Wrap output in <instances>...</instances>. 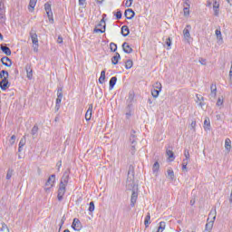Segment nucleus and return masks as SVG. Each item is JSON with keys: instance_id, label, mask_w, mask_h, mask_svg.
<instances>
[{"instance_id": "c9c22d12", "label": "nucleus", "mask_w": 232, "mask_h": 232, "mask_svg": "<svg viewBox=\"0 0 232 232\" xmlns=\"http://www.w3.org/2000/svg\"><path fill=\"white\" fill-rule=\"evenodd\" d=\"M213 224H215V221L214 220H207V224H206V227H205V229H209L210 231L213 229Z\"/></svg>"}, {"instance_id": "864d4df0", "label": "nucleus", "mask_w": 232, "mask_h": 232, "mask_svg": "<svg viewBox=\"0 0 232 232\" xmlns=\"http://www.w3.org/2000/svg\"><path fill=\"white\" fill-rule=\"evenodd\" d=\"M64 222H66V216H63V218L61 219L60 229H61V227H63V226H64Z\"/></svg>"}, {"instance_id": "a18cd8bd", "label": "nucleus", "mask_w": 232, "mask_h": 232, "mask_svg": "<svg viewBox=\"0 0 232 232\" xmlns=\"http://www.w3.org/2000/svg\"><path fill=\"white\" fill-rule=\"evenodd\" d=\"M152 90H160V91H162V84H161L160 82H156V83L153 85Z\"/></svg>"}, {"instance_id": "c85d7f7f", "label": "nucleus", "mask_w": 232, "mask_h": 232, "mask_svg": "<svg viewBox=\"0 0 232 232\" xmlns=\"http://www.w3.org/2000/svg\"><path fill=\"white\" fill-rule=\"evenodd\" d=\"M150 220H151V215L150 214V212H148L144 220L145 227H150V224H151Z\"/></svg>"}, {"instance_id": "de8ad7c7", "label": "nucleus", "mask_w": 232, "mask_h": 232, "mask_svg": "<svg viewBox=\"0 0 232 232\" xmlns=\"http://www.w3.org/2000/svg\"><path fill=\"white\" fill-rule=\"evenodd\" d=\"M165 44L168 46L167 50H171V38H167Z\"/></svg>"}, {"instance_id": "c756f323", "label": "nucleus", "mask_w": 232, "mask_h": 232, "mask_svg": "<svg viewBox=\"0 0 232 232\" xmlns=\"http://www.w3.org/2000/svg\"><path fill=\"white\" fill-rule=\"evenodd\" d=\"M225 150L229 153L231 151V140L227 138L225 140Z\"/></svg>"}, {"instance_id": "a19ab883", "label": "nucleus", "mask_w": 232, "mask_h": 232, "mask_svg": "<svg viewBox=\"0 0 232 232\" xmlns=\"http://www.w3.org/2000/svg\"><path fill=\"white\" fill-rule=\"evenodd\" d=\"M110 50L111 52H113V53H117V44L115 43H111L110 44Z\"/></svg>"}, {"instance_id": "3c124183", "label": "nucleus", "mask_w": 232, "mask_h": 232, "mask_svg": "<svg viewBox=\"0 0 232 232\" xmlns=\"http://www.w3.org/2000/svg\"><path fill=\"white\" fill-rule=\"evenodd\" d=\"M189 7H190V6H188V5H187V6L184 7V9H183L185 17H188V15H189Z\"/></svg>"}, {"instance_id": "f3484780", "label": "nucleus", "mask_w": 232, "mask_h": 232, "mask_svg": "<svg viewBox=\"0 0 232 232\" xmlns=\"http://www.w3.org/2000/svg\"><path fill=\"white\" fill-rule=\"evenodd\" d=\"M111 64H113L114 66L119 64V61H121V53H115V54L111 57Z\"/></svg>"}, {"instance_id": "1a4fd4ad", "label": "nucleus", "mask_w": 232, "mask_h": 232, "mask_svg": "<svg viewBox=\"0 0 232 232\" xmlns=\"http://www.w3.org/2000/svg\"><path fill=\"white\" fill-rule=\"evenodd\" d=\"M30 37L33 44H39V38H37V32L34 29L31 30L30 32Z\"/></svg>"}, {"instance_id": "473e14b6", "label": "nucleus", "mask_w": 232, "mask_h": 232, "mask_svg": "<svg viewBox=\"0 0 232 232\" xmlns=\"http://www.w3.org/2000/svg\"><path fill=\"white\" fill-rule=\"evenodd\" d=\"M125 68L126 70H131V68H133V60L129 59L125 61Z\"/></svg>"}, {"instance_id": "37998d69", "label": "nucleus", "mask_w": 232, "mask_h": 232, "mask_svg": "<svg viewBox=\"0 0 232 232\" xmlns=\"http://www.w3.org/2000/svg\"><path fill=\"white\" fill-rule=\"evenodd\" d=\"M13 175H14V169H8L7 174H6V180H10Z\"/></svg>"}, {"instance_id": "f8f14e48", "label": "nucleus", "mask_w": 232, "mask_h": 232, "mask_svg": "<svg viewBox=\"0 0 232 232\" xmlns=\"http://www.w3.org/2000/svg\"><path fill=\"white\" fill-rule=\"evenodd\" d=\"M5 3L3 1L0 2V19L1 23H5L6 20V16H5Z\"/></svg>"}, {"instance_id": "6e6552de", "label": "nucleus", "mask_w": 232, "mask_h": 232, "mask_svg": "<svg viewBox=\"0 0 232 232\" xmlns=\"http://www.w3.org/2000/svg\"><path fill=\"white\" fill-rule=\"evenodd\" d=\"M136 133H137V131L135 130H130V138H129L130 144H137L139 138H137Z\"/></svg>"}, {"instance_id": "6e6d98bb", "label": "nucleus", "mask_w": 232, "mask_h": 232, "mask_svg": "<svg viewBox=\"0 0 232 232\" xmlns=\"http://www.w3.org/2000/svg\"><path fill=\"white\" fill-rule=\"evenodd\" d=\"M104 81H106V77H104V76H100V78H99V82H100V84H104Z\"/></svg>"}, {"instance_id": "f704fd0d", "label": "nucleus", "mask_w": 232, "mask_h": 232, "mask_svg": "<svg viewBox=\"0 0 232 232\" xmlns=\"http://www.w3.org/2000/svg\"><path fill=\"white\" fill-rule=\"evenodd\" d=\"M113 15L116 17L117 21H121L122 19V11L117 10V12H113Z\"/></svg>"}, {"instance_id": "c03bdc74", "label": "nucleus", "mask_w": 232, "mask_h": 232, "mask_svg": "<svg viewBox=\"0 0 232 232\" xmlns=\"http://www.w3.org/2000/svg\"><path fill=\"white\" fill-rule=\"evenodd\" d=\"M16 139H17V137L15 135L11 136V138L9 140V146H14V144H15Z\"/></svg>"}, {"instance_id": "72a5a7b5", "label": "nucleus", "mask_w": 232, "mask_h": 232, "mask_svg": "<svg viewBox=\"0 0 232 232\" xmlns=\"http://www.w3.org/2000/svg\"><path fill=\"white\" fill-rule=\"evenodd\" d=\"M159 169H160V164H159V161H156L152 166V173H159Z\"/></svg>"}, {"instance_id": "69168bd1", "label": "nucleus", "mask_w": 232, "mask_h": 232, "mask_svg": "<svg viewBox=\"0 0 232 232\" xmlns=\"http://www.w3.org/2000/svg\"><path fill=\"white\" fill-rule=\"evenodd\" d=\"M57 43L58 44H63V36H58Z\"/></svg>"}, {"instance_id": "cd10ccee", "label": "nucleus", "mask_w": 232, "mask_h": 232, "mask_svg": "<svg viewBox=\"0 0 232 232\" xmlns=\"http://www.w3.org/2000/svg\"><path fill=\"white\" fill-rule=\"evenodd\" d=\"M10 86V82H0V88L2 92H6L8 90V87Z\"/></svg>"}, {"instance_id": "393cba45", "label": "nucleus", "mask_w": 232, "mask_h": 232, "mask_svg": "<svg viewBox=\"0 0 232 232\" xmlns=\"http://www.w3.org/2000/svg\"><path fill=\"white\" fill-rule=\"evenodd\" d=\"M35 5H37V0H30L28 5L29 12H34V10H35Z\"/></svg>"}, {"instance_id": "603ef678", "label": "nucleus", "mask_w": 232, "mask_h": 232, "mask_svg": "<svg viewBox=\"0 0 232 232\" xmlns=\"http://www.w3.org/2000/svg\"><path fill=\"white\" fill-rule=\"evenodd\" d=\"M184 157L185 159L188 160H189V150L188 149H185L184 150Z\"/></svg>"}, {"instance_id": "6ab92c4d", "label": "nucleus", "mask_w": 232, "mask_h": 232, "mask_svg": "<svg viewBox=\"0 0 232 232\" xmlns=\"http://www.w3.org/2000/svg\"><path fill=\"white\" fill-rule=\"evenodd\" d=\"M166 155L170 162H173V160H175V153L173 152V150L167 149Z\"/></svg>"}, {"instance_id": "20e7f679", "label": "nucleus", "mask_w": 232, "mask_h": 232, "mask_svg": "<svg viewBox=\"0 0 232 232\" xmlns=\"http://www.w3.org/2000/svg\"><path fill=\"white\" fill-rule=\"evenodd\" d=\"M44 10L49 19V23H51V24H53V13L52 12V4H50V2L44 4Z\"/></svg>"}, {"instance_id": "2eb2a0df", "label": "nucleus", "mask_w": 232, "mask_h": 232, "mask_svg": "<svg viewBox=\"0 0 232 232\" xmlns=\"http://www.w3.org/2000/svg\"><path fill=\"white\" fill-rule=\"evenodd\" d=\"M93 111V104H89V108L85 113V121H92V111Z\"/></svg>"}, {"instance_id": "2f4dec72", "label": "nucleus", "mask_w": 232, "mask_h": 232, "mask_svg": "<svg viewBox=\"0 0 232 232\" xmlns=\"http://www.w3.org/2000/svg\"><path fill=\"white\" fill-rule=\"evenodd\" d=\"M167 179H169L170 180H173L175 179V172L173 171V169H169L167 170Z\"/></svg>"}, {"instance_id": "412c9836", "label": "nucleus", "mask_w": 232, "mask_h": 232, "mask_svg": "<svg viewBox=\"0 0 232 232\" xmlns=\"http://www.w3.org/2000/svg\"><path fill=\"white\" fill-rule=\"evenodd\" d=\"M211 218V219H210ZM213 220L215 222V220H217V209H211L209 214H208V221Z\"/></svg>"}, {"instance_id": "ea45409f", "label": "nucleus", "mask_w": 232, "mask_h": 232, "mask_svg": "<svg viewBox=\"0 0 232 232\" xmlns=\"http://www.w3.org/2000/svg\"><path fill=\"white\" fill-rule=\"evenodd\" d=\"M88 211H90V213H93V211H95V203L93 201L89 203Z\"/></svg>"}, {"instance_id": "e2e57ef3", "label": "nucleus", "mask_w": 232, "mask_h": 232, "mask_svg": "<svg viewBox=\"0 0 232 232\" xmlns=\"http://www.w3.org/2000/svg\"><path fill=\"white\" fill-rule=\"evenodd\" d=\"M0 79H2L1 81H0V82H10L9 81H8V77H4V78H0Z\"/></svg>"}, {"instance_id": "a211bd4d", "label": "nucleus", "mask_w": 232, "mask_h": 232, "mask_svg": "<svg viewBox=\"0 0 232 232\" xmlns=\"http://www.w3.org/2000/svg\"><path fill=\"white\" fill-rule=\"evenodd\" d=\"M25 70L27 73V79H29V81H32L34 77V71L32 70V67L30 65H26Z\"/></svg>"}, {"instance_id": "8fccbe9b", "label": "nucleus", "mask_w": 232, "mask_h": 232, "mask_svg": "<svg viewBox=\"0 0 232 232\" xmlns=\"http://www.w3.org/2000/svg\"><path fill=\"white\" fill-rule=\"evenodd\" d=\"M0 231H8L10 232V229L8 228V226L5 223H2V227L0 228Z\"/></svg>"}, {"instance_id": "4468645a", "label": "nucleus", "mask_w": 232, "mask_h": 232, "mask_svg": "<svg viewBox=\"0 0 232 232\" xmlns=\"http://www.w3.org/2000/svg\"><path fill=\"white\" fill-rule=\"evenodd\" d=\"M1 63L4 66H6L7 68H10L12 66V59H10L7 56H4L1 58Z\"/></svg>"}, {"instance_id": "aec40b11", "label": "nucleus", "mask_w": 232, "mask_h": 232, "mask_svg": "<svg viewBox=\"0 0 232 232\" xmlns=\"http://www.w3.org/2000/svg\"><path fill=\"white\" fill-rule=\"evenodd\" d=\"M189 30H191V26L188 24L186 28L183 30V35L185 39H189L191 37V34H189Z\"/></svg>"}, {"instance_id": "f03ea898", "label": "nucleus", "mask_w": 232, "mask_h": 232, "mask_svg": "<svg viewBox=\"0 0 232 232\" xmlns=\"http://www.w3.org/2000/svg\"><path fill=\"white\" fill-rule=\"evenodd\" d=\"M70 173L71 169L68 168L63 174L59 187L57 191V199L59 202H63V198H64V195L66 194V186H68V182L70 180Z\"/></svg>"}, {"instance_id": "09e8293b", "label": "nucleus", "mask_w": 232, "mask_h": 232, "mask_svg": "<svg viewBox=\"0 0 232 232\" xmlns=\"http://www.w3.org/2000/svg\"><path fill=\"white\" fill-rule=\"evenodd\" d=\"M137 144H130V153L131 155H135V151H137Z\"/></svg>"}, {"instance_id": "bf43d9fd", "label": "nucleus", "mask_w": 232, "mask_h": 232, "mask_svg": "<svg viewBox=\"0 0 232 232\" xmlns=\"http://www.w3.org/2000/svg\"><path fill=\"white\" fill-rule=\"evenodd\" d=\"M78 3L80 6H84V5H86V0H78Z\"/></svg>"}, {"instance_id": "4be33fe9", "label": "nucleus", "mask_w": 232, "mask_h": 232, "mask_svg": "<svg viewBox=\"0 0 232 232\" xmlns=\"http://www.w3.org/2000/svg\"><path fill=\"white\" fill-rule=\"evenodd\" d=\"M121 35L123 37H128L130 35V27H128V25L121 26Z\"/></svg>"}, {"instance_id": "4c0bfd02", "label": "nucleus", "mask_w": 232, "mask_h": 232, "mask_svg": "<svg viewBox=\"0 0 232 232\" xmlns=\"http://www.w3.org/2000/svg\"><path fill=\"white\" fill-rule=\"evenodd\" d=\"M5 77H10V73H8V71L6 70L0 71V79H4Z\"/></svg>"}, {"instance_id": "4d7b16f0", "label": "nucleus", "mask_w": 232, "mask_h": 232, "mask_svg": "<svg viewBox=\"0 0 232 232\" xmlns=\"http://www.w3.org/2000/svg\"><path fill=\"white\" fill-rule=\"evenodd\" d=\"M223 104H224V101L218 98L217 102V106H222Z\"/></svg>"}, {"instance_id": "774afa93", "label": "nucleus", "mask_w": 232, "mask_h": 232, "mask_svg": "<svg viewBox=\"0 0 232 232\" xmlns=\"http://www.w3.org/2000/svg\"><path fill=\"white\" fill-rule=\"evenodd\" d=\"M229 82L232 84V70L229 71Z\"/></svg>"}, {"instance_id": "9b49d317", "label": "nucleus", "mask_w": 232, "mask_h": 232, "mask_svg": "<svg viewBox=\"0 0 232 232\" xmlns=\"http://www.w3.org/2000/svg\"><path fill=\"white\" fill-rule=\"evenodd\" d=\"M124 16L126 19L131 20L133 17H135V11H133L131 8L126 9L124 12Z\"/></svg>"}, {"instance_id": "5fc2aeb1", "label": "nucleus", "mask_w": 232, "mask_h": 232, "mask_svg": "<svg viewBox=\"0 0 232 232\" xmlns=\"http://www.w3.org/2000/svg\"><path fill=\"white\" fill-rule=\"evenodd\" d=\"M61 166H63V160H59L56 163L57 171H61Z\"/></svg>"}, {"instance_id": "5701e85b", "label": "nucleus", "mask_w": 232, "mask_h": 232, "mask_svg": "<svg viewBox=\"0 0 232 232\" xmlns=\"http://www.w3.org/2000/svg\"><path fill=\"white\" fill-rule=\"evenodd\" d=\"M115 84H117V76H113L110 79L109 82V90L115 88Z\"/></svg>"}, {"instance_id": "79ce46f5", "label": "nucleus", "mask_w": 232, "mask_h": 232, "mask_svg": "<svg viewBox=\"0 0 232 232\" xmlns=\"http://www.w3.org/2000/svg\"><path fill=\"white\" fill-rule=\"evenodd\" d=\"M158 229H159L160 231L163 232L164 229H166V222L160 221Z\"/></svg>"}, {"instance_id": "ddd939ff", "label": "nucleus", "mask_w": 232, "mask_h": 232, "mask_svg": "<svg viewBox=\"0 0 232 232\" xmlns=\"http://www.w3.org/2000/svg\"><path fill=\"white\" fill-rule=\"evenodd\" d=\"M121 48H122L124 53H133V48H131V46H130V44H128L127 42H124L122 44Z\"/></svg>"}, {"instance_id": "e433bc0d", "label": "nucleus", "mask_w": 232, "mask_h": 232, "mask_svg": "<svg viewBox=\"0 0 232 232\" xmlns=\"http://www.w3.org/2000/svg\"><path fill=\"white\" fill-rule=\"evenodd\" d=\"M160 90L159 89H151V95L154 97V99H157L159 97V93H160Z\"/></svg>"}, {"instance_id": "39448f33", "label": "nucleus", "mask_w": 232, "mask_h": 232, "mask_svg": "<svg viewBox=\"0 0 232 232\" xmlns=\"http://www.w3.org/2000/svg\"><path fill=\"white\" fill-rule=\"evenodd\" d=\"M135 115V109L133 108V104H127L125 107V118L127 121H130L131 117Z\"/></svg>"}, {"instance_id": "b1692460", "label": "nucleus", "mask_w": 232, "mask_h": 232, "mask_svg": "<svg viewBox=\"0 0 232 232\" xmlns=\"http://www.w3.org/2000/svg\"><path fill=\"white\" fill-rule=\"evenodd\" d=\"M135 99V92L133 91H130L129 92V96L127 99V103L128 104H133V100Z\"/></svg>"}, {"instance_id": "0e129e2a", "label": "nucleus", "mask_w": 232, "mask_h": 232, "mask_svg": "<svg viewBox=\"0 0 232 232\" xmlns=\"http://www.w3.org/2000/svg\"><path fill=\"white\" fill-rule=\"evenodd\" d=\"M181 166H182V171L188 172V165H186L185 163V164H181Z\"/></svg>"}, {"instance_id": "a878e982", "label": "nucleus", "mask_w": 232, "mask_h": 232, "mask_svg": "<svg viewBox=\"0 0 232 232\" xmlns=\"http://www.w3.org/2000/svg\"><path fill=\"white\" fill-rule=\"evenodd\" d=\"M37 133H39V126L35 124L31 130V135L35 139Z\"/></svg>"}, {"instance_id": "49530a36", "label": "nucleus", "mask_w": 232, "mask_h": 232, "mask_svg": "<svg viewBox=\"0 0 232 232\" xmlns=\"http://www.w3.org/2000/svg\"><path fill=\"white\" fill-rule=\"evenodd\" d=\"M216 33V35H217V38L219 40V41H222V32L220 31V29H217L215 31Z\"/></svg>"}, {"instance_id": "338daca9", "label": "nucleus", "mask_w": 232, "mask_h": 232, "mask_svg": "<svg viewBox=\"0 0 232 232\" xmlns=\"http://www.w3.org/2000/svg\"><path fill=\"white\" fill-rule=\"evenodd\" d=\"M196 97L198 101H204V98L202 97V95L197 94Z\"/></svg>"}, {"instance_id": "680f3d73", "label": "nucleus", "mask_w": 232, "mask_h": 232, "mask_svg": "<svg viewBox=\"0 0 232 232\" xmlns=\"http://www.w3.org/2000/svg\"><path fill=\"white\" fill-rule=\"evenodd\" d=\"M199 63H200V64H202V66H206V59L199 58Z\"/></svg>"}, {"instance_id": "bb28decb", "label": "nucleus", "mask_w": 232, "mask_h": 232, "mask_svg": "<svg viewBox=\"0 0 232 232\" xmlns=\"http://www.w3.org/2000/svg\"><path fill=\"white\" fill-rule=\"evenodd\" d=\"M210 90H211L210 97L215 99V97H217V84H211Z\"/></svg>"}, {"instance_id": "052dcab7", "label": "nucleus", "mask_w": 232, "mask_h": 232, "mask_svg": "<svg viewBox=\"0 0 232 232\" xmlns=\"http://www.w3.org/2000/svg\"><path fill=\"white\" fill-rule=\"evenodd\" d=\"M129 2V5L128 4H125V6L127 8H130L132 5H133V0H127Z\"/></svg>"}, {"instance_id": "dca6fc26", "label": "nucleus", "mask_w": 232, "mask_h": 232, "mask_svg": "<svg viewBox=\"0 0 232 232\" xmlns=\"http://www.w3.org/2000/svg\"><path fill=\"white\" fill-rule=\"evenodd\" d=\"M53 184H55V174H52L47 181L45 182V186H51L50 188H53Z\"/></svg>"}, {"instance_id": "423d86ee", "label": "nucleus", "mask_w": 232, "mask_h": 232, "mask_svg": "<svg viewBox=\"0 0 232 232\" xmlns=\"http://www.w3.org/2000/svg\"><path fill=\"white\" fill-rule=\"evenodd\" d=\"M71 227L73 231H81V229H82V223H81L79 218H74Z\"/></svg>"}, {"instance_id": "7ed1b4c3", "label": "nucleus", "mask_w": 232, "mask_h": 232, "mask_svg": "<svg viewBox=\"0 0 232 232\" xmlns=\"http://www.w3.org/2000/svg\"><path fill=\"white\" fill-rule=\"evenodd\" d=\"M106 32V21L102 18L100 23L94 27V34H104Z\"/></svg>"}, {"instance_id": "0eeeda50", "label": "nucleus", "mask_w": 232, "mask_h": 232, "mask_svg": "<svg viewBox=\"0 0 232 232\" xmlns=\"http://www.w3.org/2000/svg\"><path fill=\"white\" fill-rule=\"evenodd\" d=\"M213 11H214L215 17H218L220 14V2L218 0H214Z\"/></svg>"}, {"instance_id": "f257e3e1", "label": "nucleus", "mask_w": 232, "mask_h": 232, "mask_svg": "<svg viewBox=\"0 0 232 232\" xmlns=\"http://www.w3.org/2000/svg\"><path fill=\"white\" fill-rule=\"evenodd\" d=\"M126 188L129 191H132L130 197V208H135L137 198H139V185L135 184V167H133V165L129 166Z\"/></svg>"}, {"instance_id": "58836bf2", "label": "nucleus", "mask_w": 232, "mask_h": 232, "mask_svg": "<svg viewBox=\"0 0 232 232\" xmlns=\"http://www.w3.org/2000/svg\"><path fill=\"white\" fill-rule=\"evenodd\" d=\"M25 145H26V136H23L22 139L20 140L18 146H20V148H24Z\"/></svg>"}, {"instance_id": "7c9ffc66", "label": "nucleus", "mask_w": 232, "mask_h": 232, "mask_svg": "<svg viewBox=\"0 0 232 232\" xmlns=\"http://www.w3.org/2000/svg\"><path fill=\"white\" fill-rule=\"evenodd\" d=\"M211 128V121H209V118H206L204 121V130L208 131V130H210Z\"/></svg>"}, {"instance_id": "9d476101", "label": "nucleus", "mask_w": 232, "mask_h": 232, "mask_svg": "<svg viewBox=\"0 0 232 232\" xmlns=\"http://www.w3.org/2000/svg\"><path fill=\"white\" fill-rule=\"evenodd\" d=\"M0 50L7 56L12 55V50H10V47L6 46V44H1Z\"/></svg>"}, {"instance_id": "13d9d810", "label": "nucleus", "mask_w": 232, "mask_h": 232, "mask_svg": "<svg viewBox=\"0 0 232 232\" xmlns=\"http://www.w3.org/2000/svg\"><path fill=\"white\" fill-rule=\"evenodd\" d=\"M34 44V52H39V44Z\"/></svg>"}]
</instances>
